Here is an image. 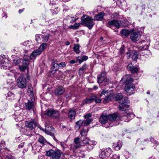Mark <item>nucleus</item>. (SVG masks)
I'll return each mask as SVG.
<instances>
[{
	"label": "nucleus",
	"instance_id": "48",
	"mask_svg": "<svg viewBox=\"0 0 159 159\" xmlns=\"http://www.w3.org/2000/svg\"><path fill=\"white\" fill-rule=\"evenodd\" d=\"M5 159H15V158L14 156L11 155H9L6 156Z\"/></svg>",
	"mask_w": 159,
	"mask_h": 159
},
{
	"label": "nucleus",
	"instance_id": "57",
	"mask_svg": "<svg viewBox=\"0 0 159 159\" xmlns=\"http://www.w3.org/2000/svg\"><path fill=\"white\" fill-rule=\"evenodd\" d=\"M86 150L87 151H88L91 149H92V147L90 145H89L88 147H86Z\"/></svg>",
	"mask_w": 159,
	"mask_h": 159
},
{
	"label": "nucleus",
	"instance_id": "25",
	"mask_svg": "<svg viewBox=\"0 0 159 159\" xmlns=\"http://www.w3.org/2000/svg\"><path fill=\"white\" fill-rule=\"evenodd\" d=\"M74 148L76 149L79 148L80 146V139L78 137L75 138L74 140Z\"/></svg>",
	"mask_w": 159,
	"mask_h": 159
},
{
	"label": "nucleus",
	"instance_id": "27",
	"mask_svg": "<svg viewBox=\"0 0 159 159\" xmlns=\"http://www.w3.org/2000/svg\"><path fill=\"white\" fill-rule=\"evenodd\" d=\"M122 34L125 36V37H128L130 34H131V31L126 29L122 30L120 32Z\"/></svg>",
	"mask_w": 159,
	"mask_h": 159
},
{
	"label": "nucleus",
	"instance_id": "29",
	"mask_svg": "<svg viewBox=\"0 0 159 159\" xmlns=\"http://www.w3.org/2000/svg\"><path fill=\"white\" fill-rule=\"evenodd\" d=\"M38 141L42 145L45 144L47 143L46 139L42 136H39L38 139Z\"/></svg>",
	"mask_w": 159,
	"mask_h": 159
},
{
	"label": "nucleus",
	"instance_id": "60",
	"mask_svg": "<svg viewBox=\"0 0 159 159\" xmlns=\"http://www.w3.org/2000/svg\"><path fill=\"white\" fill-rule=\"evenodd\" d=\"M24 142L21 143L19 145V147L20 148H22L24 145Z\"/></svg>",
	"mask_w": 159,
	"mask_h": 159
},
{
	"label": "nucleus",
	"instance_id": "55",
	"mask_svg": "<svg viewBox=\"0 0 159 159\" xmlns=\"http://www.w3.org/2000/svg\"><path fill=\"white\" fill-rule=\"evenodd\" d=\"M5 145V143L4 142L0 143V150L2 149L3 147H4Z\"/></svg>",
	"mask_w": 159,
	"mask_h": 159
},
{
	"label": "nucleus",
	"instance_id": "7",
	"mask_svg": "<svg viewBox=\"0 0 159 159\" xmlns=\"http://www.w3.org/2000/svg\"><path fill=\"white\" fill-rule=\"evenodd\" d=\"M97 78V82L99 83H102L103 81L108 82L111 80L110 77L106 76V73L105 72L101 73Z\"/></svg>",
	"mask_w": 159,
	"mask_h": 159
},
{
	"label": "nucleus",
	"instance_id": "59",
	"mask_svg": "<svg viewBox=\"0 0 159 159\" xmlns=\"http://www.w3.org/2000/svg\"><path fill=\"white\" fill-rule=\"evenodd\" d=\"M55 2L54 1H51V0L49 4L50 6L53 5H55Z\"/></svg>",
	"mask_w": 159,
	"mask_h": 159
},
{
	"label": "nucleus",
	"instance_id": "43",
	"mask_svg": "<svg viewBox=\"0 0 159 159\" xmlns=\"http://www.w3.org/2000/svg\"><path fill=\"white\" fill-rule=\"evenodd\" d=\"M138 52L135 51L132 57V59L134 61H136L138 58Z\"/></svg>",
	"mask_w": 159,
	"mask_h": 159
},
{
	"label": "nucleus",
	"instance_id": "23",
	"mask_svg": "<svg viewBox=\"0 0 159 159\" xmlns=\"http://www.w3.org/2000/svg\"><path fill=\"white\" fill-rule=\"evenodd\" d=\"M81 139H82V138ZM89 143V140L85 137H83L82 140L80 142V147L81 146H84L87 144Z\"/></svg>",
	"mask_w": 159,
	"mask_h": 159
},
{
	"label": "nucleus",
	"instance_id": "18",
	"mask_svg": "<svg viewBox=\"0 0 159 159\" xmlns=\"http://www.w3.org/2000/svg\"><path fill=\"white\" fill-rule=\"evenodd\" d=\"M108 119L107 115L102 114L99 118V121L101 124H104L107 123Z\"/></svg>",
	"mask_w": 159,
	"mask_h": 159
},
{
	"label": "nucleus",
	"instance_id": "8",
	"mask_svg": "<svg viewBox=\"0 0 159 159\" xmlns=\"http://www.w3.org/2000/svg\"><path fill=\"white\" fill-rule=\"evenodd\" d=\"M45 114L49 117L55 118H57L59 116V113L58 111H56L52 109L47 110Z\"/></svg>",
	"mask_w": 159,
	"mask_h": 159
},
{
	"label": "nucleus",
	"instance_id": "11",
	"mask_svg": "<svg viewBox=\"0 0 159 159\" xmlns=\"http://www.w3.org/2000/svg\"><path fill=\"white\" fill-rule=\"evenodd\" d=\"M141 35L139 32L136 31L130 34V39L133 42L138 40L140 38Z\"/></svg>",
	"mask_w": 159,
	"mask_h": 159
},
{
	"label": "nucleus",
	"instance_id": "9",
	"mask_svg": "<svg viewBox=\"0 0 159 159\" xmlns=\"http://www.w3.org/2000/svg\"><path fill=\"white\" fill-rule=\"evenodd\" d=\"M121 25V23L120 21L115 20H109L107 24V26L108 27L114 26L116 28H119Z\"/></svg>",
	"mask_w": 159,
	"mask_h": 159
},
{
	"label": "nucleus",
	"instance_id": "39",
	"mask_svg": "<svg viewBox=\"0 0 159 159\" xmlns=\"http://www.w3.org/2000/svg\"><path fill=\"white\" fill-rule=\"evenodd\" d=\"M104 150L106 152L107 155L108 157L111 155V154L112 152L111 149L110 148H107L106 149H104Z\"/></svg>",
	"mask_w": 159,
	"mask_h": 159
},
{
	"label": "nucleus",
	"instance_id": "61",
	"mask_svg": "<svg viewBox=\"0 0 159 159\" xmlns=\"http://www.w3.org/2000/svg\"><path fill=\"white\" fill-rule=\"evenodd\" d=\"M36 40L37 41H38L39 40V34H36Z\"/></svg>",
	"mask_w": 159,
	"mask_h": 159
},
{
	"label": "nucleus",
	"instance_id": "38",
	"mask_svg": "<svg viewBox=\"0 0 159 159\" xmlns=\"http://www.w3.org/2000/svg\"><path fill=\"white\" fill-rule=\"evenodd\" d=\"M88 59V57L87 56L83 55L80 57V64L83 61H85Z\"/></svg>",
	"mask_w": 159,
	"mask_h": 159
},
{
	"label": "nucleus",
	"instance_id": "46",
	"mask_svg": "<svg viewBox=\"0 0 159 159\" xmlns=\"http://www.w3.org/2000/svg\"><path fill=\"white\" fill-rule=\"evenodd\" d=\"M142 53L143 54V56H144L147 57L150 54V52L149 51L147 50L144 51L143 52H142Z\"/></svg>",
	"mask_w": 159,
	"mask_h": 159
},
{
	"label": "nucleus",
	"instance_id": "21",
	"mask_svg": "<svg viewBox=\"0 0 159 159\" xmlns=\"http://www.w3.org/2000/svg\"><path fill=\"white\" fill-rule=\"evenodd\" d=\"M105 15V13L104 12H100L97 15H95L94 19L97 20H101L103 19V17Z\"/></svg>",
	"mask_w": 159,
	"mask_h": 159
},
{
	"label": "nucleus",
	"instance_id": "64",
	"mask_svg": "<svg viewBox=\"0 0 159 159\" xmlns=\"http://www.w3.org/2000/svg\"><path fill=\"white\" fill-rule=\"evenodd\" d=\"M91 142L92 143V144L93 145H95L97 143L95 141H93V142Z\"/></svg>",
	"mask_w": 159,
	"mask_h": 159
},
{
	"label": "nucleus",
	"instance_id": "44",
	"mask_svg": "<svg viewBox=\"0 0 159 159\" xmlns=\"http://www.w3.org/2000/svg\"><path fill=\"white\" fill-rule=\"evenodd\" d=\"M148 45L146 44L142 46H140L139 48V49L141 50H147V49L148 48Z\"/></svg>",
	"mask_w": 159,
	"mask_h": 159
},
{
	"label": "nucleus",
	"instance_id": "4",
	"mask_svg": "<svg viewBox=\"0 0 159 159\" xmlns=\"http://www.w3.org/2000/svg\"><path fill=\"white\" fill-rule=\"evenodd\" d=\"M124 100L119 102L120 105L118 107L119 109L121 111H125L129 107V106L127 104L128 98L125 97Z\"/></svg>",
	"mask_w": 159,
	"mask_h": 159
},
{
	"label": "nucleus",
	"instance_id": "22",
	"mask_svg": "<svg viewBox=\"0 0 159 159\" xmlns=\"http://www.w3.org/2000/svg\"><path fill=\"white\" fill-rule=\"evenodd\" d=\"M122 143L120 141H118L117 142L114 143L113 146L115 149L116 150H119L122 146Z\"/></svg>",
	"mask_w": 159,
	"mask_h": 159
},
{
	"label": "nucleus",
	"instance_id": "28",
	"mask_svg": "<svg viewBox=\"0 0 159 159\" xmlns=\"http://www.w3.org/2000/svg\"><path fill=\"white\" fill-rule=\"evenodd\" d=\"M76 114V111H75L70 110L69 111L68 116L71 119H74Z\"/></svg>",
	"mask_w": 159,
	"mask_h": 159
},
{
	"label": "nucleus",
	"instance_id": "45",
	"mask_svg": "<svg viewBox=\"0 0 159 159\" xmlns=\"http://www.w3.org/2000/svg\"><path fill=\"white\" fill-rule=\"evenodd\" d=\"M12 60L13 61V63L16 65L19 63L20 62V59L18 58L14 59L12 58Z\"/></svg>",
	"mask_w": 159,
	"mask_h": 159
},
{
	"label": "nucleus",
	"instance_id": "30",
	"mask_svg": "<svg viewBox=\"0 0 159 159\" xmlns=\"http://www.w3.org/2000/svg\"><path fill=\"white\" fill-rule=\"evenodd\" d=\"M99 157L102 159H106V157H108V156L107 155L106 152L104 150H102L99 154Z\"/></svg>",
	"mask_w": 159,
	"mask_h": 159
},
{
	"label": "nucleus",
	"instance_id": "15",
	"mask_svg": "<svg viewBox=\"0 0 159 159\" xmlns=\"http://www.w3.org/2000/svg\"><path fill=\"white\" fill-rule=\"evenodd\" d=\"M22 63L23 65L19 66V68L20 71H24L26 69H28L29 61L28 60H24Z\"/></svg>",
	"mask_w": 159,
	"mask_h": 159
},
{
	"label": "nucleus",
	"instance_id": "6",
	"mask_svg": "<svg viewBox=\"0 0 159 159\" xmlns=\"http://www.w3.org/2000/svg\"><path fill=\"white\" fill-rule=\"evenodd\" d=\"M17 85L18 87L22 89L25 88L27 85V82L26 79L23 77H19L17 80Z\"/></svg>",
	"mask_w": 159,
	"mask_h": 159
},
{
	"label": "nucleus",
	"instance_id": "26",
	"mask_svg": "<svg viewBox=\"0 0 159 159\" xmlns=\"http://www.w3.org/2000/svg\"><path fill=\"white\" fill-rule=\"evenodd\" d=\"M82 127H80L82 130L80 132V134L81 135L82 137H85L87 135V128L84 127L83 128H82ZM82 137H81L82 138Z\"/></svg>",
	"mask_w": 159,
	"mask_h": 159
},
{
	"label": "nucleus",
	"instance_id": "32",
	"mask_svg": "<svg viewBox=\"0 0 159 159\" xmlns=\"http://www.w3.org/2000/svg\"><path fill=\"white\" fill-rule=\"evenodd\" d=\"M7 99L8 100H12L14 99L15 95L12 92H9L7 94Z\"/></svg>",
	"mask_w": 159,
	"mask_h": 159
},
{
	"label": "nucleus",
	"instance_id": "3",
	"mask_svg": "<svg viewBox=\"0 0 159 159\" xmlns=\"http://www.w3.org/2000/svg\"><path fill=\"white\" fill-rule=\"evenodd\" d=\"M62 152L60 150L54 151L50 150L46 151V155L51 157L52 159H60Z\"/></svg>",
	"mask_w": 159,
	"mask_h": 159
},
{
	"label": "nucleus",
	"instance_id": "37",
	"mask_svg": "<svg viewBox=\"0 0 159 159\" xmlns=\"http://www.w3.org/2000/svg\"><path fill=\"white\" fill-rule=\"evenodd\" d=\"M53 67L55 70H57L59 68V64L57 61L53 62Z\"/></svg>",
	"mask_w": 159,
	"mask_h": 159
},
{
	"label": "nucleus",
	"instance_id": "41",
	"mask_svg": "<svg viewBox=\"0 0 159 159\" xmlns=\"http://www.w3.org/2000/svg\"><path fill=\"white\" fill-rule=\"evenodd\" d=\"M59 11V10L58 8H55L53 10H51V11L52 12V15H54L57 14Z\"/></svg>",
	"mask_w": 159,
	"mask_h": 159
},
{
	"label": "nucleus",
	"instance_id": "51",
	"mask_svg": "<svg viewBox=\"0 0 159 159\" xmlns=\"http://www.w3.org/2000/svg\"><path fill=\"white\" fill-rule=\"evenodd\" d=\"M59 67H65L66 66V64L65 62H62L59 63Z\"/></svg>",
	"mask_w": 159,
	"mask_h": 159
},
{
	"label": "nucleus",
	"instance_id": "47",
	"mask_svg": "<svg viewBox=\"0 0 159 159\" xmlns=\"http://www.w3.org/2000/svg\"><path fill=\"white\" fill-rule=\"evenodd\" d=\"M87 69V67L86 66V64H84L82 67L80 68V70H81L83 72L86 70Z\"/></svg>",
	"mask_w": 159,
	"mask_h": 159
},
{
	"label": "nucleus",
	"instance_id": "24",
	"mask_svg": "<svg viewBox=\"0 0 159 159\" xmlns=\"http://www.w3.org/2000/svg\"><path fill=\"white\" fill-rule=\"evenodd\" d=\"M92 121V119H86L85 121L82 122L81 125H80V127L84 126V127L87 128V126L89 125Z\"/></svg>",
	"mask_w": 159,
	"mask_h": 159
},
{
	"label": "nucleus",
	"instance_id": "36",
	"mask_svg": "<svg viewBox=\"0 0 159 159\" xmlns=\"http://www.w3.org/2000/svg\"><path fill=\"white\" fill-rule=\"evenodd\" d=\"M79 48L80 46L78 44H75L73 47V50L76 53H78L79 52Z\"/></svg>",
	"mask_w": 159,
	"mask_h": 159
},
{
	"label": "nucleus",
	"instance_id": "13",
	"mask_svg": "<svg viewBox=\"0 0 159 159\" xmlns=\"http://www.w3.org/2000/svg\"><path fill=\"white\" fill-rule=\"evenodd\" d=\"M37 124V123L34 120H29L25 123V125L26 127L29 128L31 129L34 128Z\"/></svg>",
	"mask_w": 159,
	"mask_h": 159
},
{
	"label": "nucleus",
	"instance_id": "33",
	"mask_svg": "<svg viewBox=\"0 0 159 159\" xmlns=\"http://www.w3.org/2000/svg\"><path fill=\"white\" fill-rule=\"evenodd\" d=\"M47 43H43L41 44L38 49L40 50V51H41L42 52L43 50L47 48Z\"/></svg>",
	"mask_w": 159,
	"mask_h": 159
},
{
	"label": "nucleus",
	"instance_id": "17",
	"mask_svg": "<svg viewBox=\"0 0 159 159\" xmlns=\"http://www.w3.org/2000/svg\"><path fill=\"white\" fill-rule=\"evenodd\" d=\"M41 53V51L39 49L34 50L30 55V58L31 59H34L37 56L39 55Z\"/></svg>",
	"mask_w": 159,
	"mask_h": 159
},
{
	"label": "nucleus",
	"instance_id": "35",
	"mask_svg": "<svg viewBox=\"0 0 159 159\" xmlns=\"http://www.w3.org/2000/svg\"><path fill=\"white\" fill-rule=\"evenodd\" d=\"M31 43H32L31 41L28 40L25 42L24 43H21V44L22 45H23L25 46L30 48V46L31 45Z\"/></svg>",
	"mask_w": 159,
	"mask_h": 159
},
{
	"label": "nucleus",
	"instance_id": "54",
	"mask_svg": "<svg viewBox=\"0 0 159 159\" xmlns=\"http://www.w3.org/2000/svg\"><path fill=\"white\" fill-rule=\"evenodd\" d=\"M78 19V17H77V18L74 17H72L71 18V20L70 21V22L71 23H72L75 21L76 20Z\"/></svg>",
	"mask_w": 159,
	"mask_h": 159
},
{
	"label": "nucleus",
	"instance_id": "56",
	"mask_svg": "<svg viewBox=\"0 0 159 159\" xmlns=\"http://www.w3.org/2000/svg\"><path fill=\"white\" fill-rule=\"evenodd\" d=\"M114 125L111 122L109 124V125H107V126L105 125L104 126L106 128L109 127L110 126L112 127Z\"/></svg>",
	"mask_w": 159,
	"mask_h": 159
},
{
	"label": "nucleus",
	"instance_id": "52",
	"mask_svg": "<svg viewBox=\"0 0 159 159\" xmlns=\"http://www.w3.org/2000/svg\"><path fill=\"white\" fill-rule=\"evenodd\" d=\"M113 159H120V156L116 154L113 155Z\"/></svg>",
	"mask_w": 159,
	"mask_h": 159
},
{
	"label": "nucleus",
	"instance_id": "19",
	"mask_svg": "<svg viewBox=\"0 0 159 159\" xmlns=\"http://www.w3.org/2000/svg\"><path fill=\"white\" fill-rule=\"evenodd\" d=\"M127 69L132 73H137L139 71L137 67L133 66L132 64H129L128 65Z\"/></svg>",
	"mask_w": 159,
	"mask_h": 159
},
{
	"label": "nucleus",
	"instance_id": "2",
	"mask_svg": "<svg viewBox=\"0 0 159 159\" xmlns=\"http://www.w3.org/2000/svg\"><path fill=\"white\" fill-rule=\"evenodd\" d=\"M81 19L82 24L87 26L89 29H92L95 24L93 21V19L92 17L86 15H83Z\"/></svg>",
	"mask_w": 159,
	"mask_h": 159
},
{
	"label": "nucleus",
	"instance_id": "34",
	"mask_svg": "<svg viewBox=\"0 0 159 159\" xmlns=\"http://www.w3.org/2000/svg\"><path fill=\"white\" fill-rule=\"evenodd\" d=\"M7 60L5 55H2L0 56V63L1 64H4L5 61V60Z\"/></svg>",
	"mask_w": 159,
	"mask_h": 159
},
{
	"label": "nucleus",
	"instance_id": "50",
	"mask_svg": "<svg viewBox=\"0 0 159 159\" xmlns=\"http://www.w3.org/2000/svg\"><path fill=\"white\" fill-rule=\"evenodd\" d=\"M75 128L76 129L79 130L80 129V121H78L76 122V125H75Z\"/></svg>",
	"mask_w": 159,
	"mask_h": 159
},
{
	"label": "nucleus",
	"instance_id": "40",
	"mask_svg": "<svg viewBox=\"0 0 159 159\" xmlns=\"http://www.w3.org/2000/svg\"><path fill=\"white\" fill-rule=\"evenodd\" d=\"M50 35L49 34H47L46 35H43L42 37L43 41L44 42H47L48 40Z\"/></svg>",
	"mask_w": 159,
	"mask_h": 159
},
{
	"label": "nucleus",
	"instance_id": "10",
	"mask_svg": "<svg viewBox=\"0 0 159 159\" xmlns=\"http://www.w3.org/2000/svg\"><path fill=\"white\" fill-rule=\"evenodd\" d=\"M135 88L134 84L130 82L126 84L125 90L127 93L132 94L131 93L134 90Z\"/></svg>",
	"mask_w": 159,
	"mask_h": 159
},
{
	"label": "nucleus",
	"instance_id": "1",
	"mask_svg": "<svg viewBox=\"0 0 159 159\" xmlns=\"http://www.w3.org/2000/svg\"><path fill=\"white\" fill-rule=\"evenodd\" d=\"M103 95H104L105 98L103 101L104 103H106L111 101L112 98V95L111 93L108 92V91L103 90L100 94L98 95H93L91 96L89 98H87L84 100L81 104L83 105L85 104H89L93 102L94 101L96 103H99L101 102L102 99L100 98Z\"/></svg>",
	"mask_w": 159,
	"mask_h": 159
},
{
	"label": "nucleus",
	"instance_id": "31",
	"mask_svg": "<svg viewBox=\"0 0 159 159\" xmlns=\"http://www.w3.org/2000/svg\"><path fill=\"white\" fill-rule=\"evenodd\" d=\"M123 96L121 93H119L117 94L116 95L115 97V100H116L120 101H122V100H124V98L123 99Z\"/></svg>",
	"mask_w": 159,
	"mask_h": 159
},
{
	"label": "nucleus",
	"instance_id": "49",
	"mask_svg": "<svg viewBox=\"0 0 159 159\" xmlns=\"http://www.w3.org/2000/svg\"><path fill=\"white\" fill-rule=\"evenodd\" d=\"M92 114L90 113H88L84 116V118L87 119H89V118L91 117Z\"/></svg>",
	"mask_w": 159,
	"mask_h": 159
},
{
	"label": "nucleus",
	"instance_id": "16",
	"mask_svg": "<svg viewBox=\"0 0 159 159\" xmlns=\"http://www.w3.org/2000/svg\"><path fill=\"white\" fill-rule=\"evenodd\" d=\"M65 91V89L63 87L60 86L55 89V93L56 95H61L64 93Z\"/></svg>",
	"mask_w": 159,
	"mask_h": 159
},
{
	"label": "nucleus",
	"instance_id": "58",
	"mask_svg": "<svg viewBox=\"0 0 159 159\" xmlns=\"http://www.w3.org/2000/svg\"><path fill=\"white\" fill-rule=\"evenodd\" d=\"M2 69H6L7 70L8 69V67H7V66H6L4 65H2L1 67Z\"/></svg>",
	"mask_w": 159,
	"mask_h": 159
},
{
	"label": "nucleus",
	"instance_id": "5",
	"mask_svg": "<svg viewBox=\"0 0 159 159\" xmlns=\"http://www.w3.org/2000/svg\"><path fill=\"white\" fill-rule=\"evenodd\" d=\"M123 114V116L120 117V120L125 122L129 121L134 117L133 114L129 112L128 111H126Z\"/></svg>",
	"mask_w": 159,
	"mask_h": 159
},
{
	"label": "nucleus",
	"instance_id": "63",
	"mask_svg": "<svg viewBox=\"0 0 159 159\" xmlns=\"http://www.w3.org/2000/svg\"><path fill=\"white\" fill-rule=\"evenodd\" d=\"M75 62L74 60H72L70 61V63L71 64H74Z\"/></svg>",
	"mask_w": 159,
	"mask_h": 159
},
{
	"label": "nucleus",
	"instance_id": "12",
	"mask_svg": "<svg viewBox=\"0 0 159 159\" xmlns=\"http://www.w3.org/2000/svg\"><path fill=\"white\" fill-rule=\"evenodd\" d=\"M31 100H29L27 102L25 103V108L26 110H30L33 109L34 107V98L33 95H32Z\"/></svg>",
	"mask_w": 159,
	"mask_h": 159
},
{
	"label": "nucleus",
	"instance_id": "53",
	"mask_svg": "<svg viewBox=\"0 0 159 159\" xmlns=\"http://www.w3.org/2000/svg\"><path fill=\"white\" fill-rule=\"evenodd\" d=\"M125 52L124 49L123 47H121L120 50V53L122 55Z\"/></svg>",
	"mask_w": 159,
	"mask_h": 159
},
{
	"label": "nucleus",
	"instance_id": "14",
	"mask_svg": "<svg viewBox=\"0 0 159 159\" xmlns=\"http://www.w3.org/2000/svg\"><path fill=\"white\" fill-rule=\"evenodd\" d=\"M121 81L124 83H126V84L133 81L131 76L128 75L124 76L121 79Z\"/></svg>",
	"mask_w": 159,
	"mask_h": 159
},
{
	"label": "nucleus",
	"instance_id": "42",
	"mask_svg": "<svg viewBox=\"0 0 159 159\" xmlns=\"http://www.w3.org/2000/svg\"><path fill=\"white\" fill-rule=\"evenodd\" d=\"M80 26L79 23H76L74 25H71L69 26V28H70L73 29L74 30L77 29H78Z\"/></svg>",
	"mask_w": 159,
	"mask_h": 159
},
{
	"label": "nucleus",
	"instance_id": "62",
	"mask_svg": "<svg viewBox=\"0 0 159 159\" xmlns=\"http://www.w3.org/2000/svg\"><path fill=\"white\" fill-rule=\"evenodd\" d=\"M98 89V87L97 85H95L93 86V89L96 90Z\"/></svg>",
	"mask_w": 159,
	"mask_h": 159
},
{
	"label": "nucleus",
	"instance_id": "20",
	"mask_svg": "<svg viewBox=\"0 0 159 159\" xmlns=\"http://www.w3.org/2000/svg\"><path fill=\"white\" fill-rule=\"evenodd\" d=\"M118 115L119 114L117 113H115L109 115L107 116L108 119L111 121H114L116 120L117 117L118 116Z\"/></svg>",
	"mask_w": 159,
	"mask_h": 159
}]
</instances>
